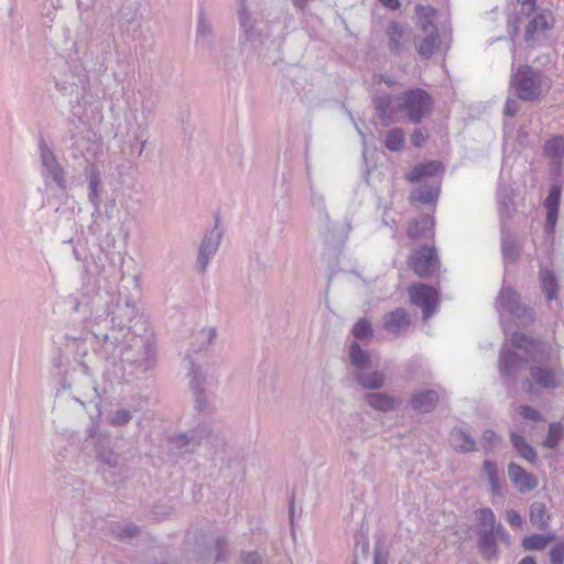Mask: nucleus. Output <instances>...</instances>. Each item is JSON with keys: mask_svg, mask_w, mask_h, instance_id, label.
<instances>
[{"mask_svg": "<svg viewBox=\"0 0 564 564\" xmlns=\"http://www.w3.org/2000/svg\"><path fill=\"white\" fill-rule=\"evenodd\" d=\"M376 108L383 118H392L394 112L401 111L414 123H419L432 109V98L423 89H411L397 99L395 107H391V98L382 97L376 101Z\"/></svg>", "mask_w": 564, "mask_h": 564, "instance_id": "f257e3e1", "label": "nucleus"}, {"mask_svg": "<svg viewBox=\"0 0 564 564\" xmlns=\"http://www.w3.org/2000/svg\"><path fill=\"white\" fill-rule=\"evenodd\" d=\"M406 264L420 279H429L438 273L441 261L435 242H427L424 246L411 250Z\"/></svg>", "mask_w": 564, "mask_h": 564, "instance_id": "f03ea898", "label": "nucleus"}, {"mask_svg": "<svg viewBox=\"0 0 564 564\" xmlns=\"http://www.w3.org/2000/svg\"><path fill=\"white\" fill-rule=\"evenodd\" d=\"M541 76L530 66L524 65L518 68L513 76L512 85L519 98L534 100L541 94Z\"/></svg>", "mask_w": 564, "mask_h": 564, "instance_id": "7ed1b4c3", "label": "nucleus"}, {"mask_svg": "<svg viewBox=\"0 0 564 564\" xmlns=\"http://www.w3.org/2000/svg\"><path fill=\"white\" fill-rule=\"evenodd\" d=\"M410 302L420 307L424 319L430 318L438 305V290L425 283H415L408 289Z\"/></svg>", "mask_w": 564, "mask_h": 564, "instance_id": "20e7f679", "label": "nucleus"}, {"mask_svg": "<svg viewBox=\"0 0 564 564\" xmlns=\"http://www.w3.org/2000/svg\"><path fill=\"white\" fill-rule=\"evenodd\" d=\"M406 236L413 241L426 239L429 242H435L434 217L431 215H423L411 220L406 227Z\"/></svg>", "mask_w": 564, "mask_h": 564, "instance_id": "39448f33", "label": "nucleus"}, {"mask_svg": "<svg viewBox=\"0 0 564 564\" xmlns=\"http://www.w3.org/2000/svg\"><path fill=\"white\" fill-rule=\"evenodd\" d=\"M443 171L444 167L441 162L429 161L413 166L412 170L405 175V180L410 183H420L440 176Z\"/></svg>", "mask_w": 564, "mask_h": 564, "instance_id": "423d86ee", "label": "nucleus"}, {"mask_svg": "<svg viewBox=\"0 0 564 564\" xmlns=\"http://www.w3.org/2000/svg\"><path fill=\"white\" fill-rule=\"evenodd\" d=\"M508 476L511 482L522 494L531 491L538 487L536 478L517 464L512 463L509 465Z\"/></svg>", "mask_w": 564, "mask_h": 564, "instance_id": "0eeeda50", "label": "nucleus"}, {"mask_svg": "<svg viewBox=\"0 0 564 564\" xmlns=\"http://www.w3.org/2000/svg\"><path fill=\"white\" fill-rule=\"evenodd\" d=\"M410 324L408 313L403 308H397L383 317V327L390 333L398 334Z\"/></svg>", "mask_w": 564, "mask_h": 564, "instance_id": "6e6552de", "label": "nucleus"}, {"mask_svg": "<svg viewBox=\"0 0 564 564\" xmlns=\"http://www.w3.org/2000/svg\"><path fill=\"white\" fill-rule=\"evenodd\" d=\"M424 33L426 36L417 42L416 52L420 56L429 58L434 54L437 47L438 33L434 23H430L429 30L424 31Z\"/></svg>", "mask_w": 564, "mask_h": 564, "instance_id": "1a4fd4ad", "label": "nucleus"}, {"mask_svg": "<svg viewBox=\"0 0 564 564\" xmlns=\"http://www.w3.org/2000/svg\"><path fill=\"white\" fill-rule=\"evenodd\" d=\"M440 194V185L421 186L410 194V202L413 205H435Z\"/></svg>", "mask_w": 564, "mask_h": 564, "instance_id": "9d476101", "label": "nucleus"}, {"mask_svg": "<svg viewBox=\"0 0 564 564\" xmlns=\"http://www.w3.org/2000/svg\"><path fill=\"white\" fill-rule=\"evenodd\" d=\"M438 402V394L433 390L422 391L412 397L411 405L415 411L426 413L432 411Z\"/></svg>", "mask_w": 564, "mask_h": 564, "instance_id": "9b49d317", "label": "nucleus"}, {"mask_svg": "<svg viewBox=\"0 0 564 564\" xmlns=\"http://www.w3.org/2000/svg\"><path fill=\"white\" fill-rule=\"evenodd\" d=\"M533 380L544 388H555L561 383V377L553 370L534 367L531 369Z\"/></svg>", "mask_w": 564, "mask_h": 564, "instance_id": "f8f14e48", "label": "nucleus"}, {"mask_svg": "<svg viewBox=\"0 0 564 564\" xmlns=\"http://www.w3.org/2000/svg\"><path fill=\"white\" fill-rule=\"evenodd\" d=\"M389 39V48L397 52L401 48L402 41L405 37V28L399 22H391L386 30Z\"/></svg>", "mask_w": 564, "mask_h": 564, "instance_id": "ddd939ff", "label": "nucleus"}, {"mask_svg": "<svg viewBox=\"0 0 564 564\" xmlns=\"http://www.w3.org/2000/svg\"><path fill=\"white\" fill-rule=\"evenodd\" d=\"M477 520H478V531L479 533H494L495 529H497V532L501 531V527H496V518L494 512L486 508L480 509L477 512Z\"/></svg>", "mask_w": 564, "mask_h": 564, "instance_id": "4468645a", "label": "nucleus"}, {"mask_svg": "<svg viewBox=\"0 0 564 564\" xmlns=\"http://www.w3.org/2000/svg\"><path fill=\"white\" fill-rule=\"evenodd\" d=\"M41 158L43 164L50 170L55 181L59 184L64 182L63 170L57 163L53 152L45 145L41 148Z\"/></svg>", "mask_w": 564, "mask_h": 564, "instance_id": "2eb2a0df", "label": "nucleus"}, {"mask_svg": "<svg viewBox=\"0 0 564 564\" xmlns=\"http://www.w3.org/2000/svg\"><path fill=\"white\" fill-rule=\"evenodd\" d=\"M530 521L538 529L544 530L550 521V514L543 503L535 502L530 509Z\"/></svg>", "mask_w": 564, "mask_h": 564, "instance_id": "dca6fc26", "label": "nucleus"}, {"mask_svg": "<svg viewBox=\"0 0 564 564\" xmlns=\"http://www.w3.org/2000/svg\"><path fill=\"white\" fill-rule=\"evenodd\" d=\"M555 536L553 534L550 535H541V534H532L525 536L522 540V547L527 551H540L547 546Z\"/></svg>", "mask_w": 564, "mask_h": 564, "instance_id": "f3484780", "label": "nucleus"}, {"mask_svg": "<svg viewBox=\"0 0 564 564\" xmlns=\"http://www.w3.org/2000/svg\"><path fill=\"white\" fill-rule=\"evenodd\" d=\"M367 402L373 409L380 411H388L393 409L395 401L394 399L382 394V393H370L367 395Z\"/></svg>", "mask_w": 564, "mask_h": 564, "instance_id": "a211bd4d", "label": "nucleus"}, {"mask_svg": "<svg viewBox=\"0 0 564 564\" xmlns=\"http://www.w3.org/2000/svg\"><path fill=\"white\" fill-rule=\"evenodd\" d=\"M217 247L218 237H216V239H213L212 237L204 239L198 256V262L202 267V270L206 268L209 256L216 251Z\"/></svg>", "mask_w": 564, "mask_h": 564, "instance_id": "6ab92c4d", "label": "nucleus"}, {"mask_svg": "<svg viewBox=\"0 0 564 564\" xmlns=\"http://www.w3.org/2000/svg\"><path fill=\"white\" fill-rule=\"evenodd\" d=\"M541 284L549 300L557 297V283L551 271L541 272Z\"/></svg>", "mask_w": 564, "mask_h": 564, "instance_id": "aec40b11", "label": "nucleus"}, {"mask_svg": "<svg viewBox=\"0 0 564 564\" xmlns=\"http://www.w3.org/2000/svg\"><path fill=\"white\" fill-rule=\"evenodd\" d=\"M511 442L513 444V446L518 449L519 454L525 458L529 462H533L535 459V451L533 447H531L530 445H528L523 437L516 434V433H512L511 434Z\"/></svg>", "mask_w": 564, "mask_h": 564, "instance_id": "412c9836", "label": "nucleus"}, {"mask_svg": "<svg viewBox=\"0 0 564 564\" xmlns=\"http://www.w3.org/2000/svg\"><path fill=\"white\" fill-rule=\"evenodd\" d=\"M415 13L417 17V23L421 25L423 31H427L430 28V23H433V19L435 17V10L432 7H424L422 4H417L415 7Z\"/></svg>", "mask_w": 564, "mask_h": 564, "instance_id": "4be33fe9", "label": "nucleus"}, {"mask_svg": "<svg viewBox=\"0 0 564 564\" xmlns=\"http://www.w3.org/2000/svg\"><path fill=\"white\" fill-rule=\"evenodd\" d=\"M384 145L390 151H400L404 145V134L400 129H392L387 133Z\"/></svg>", "mask_w": 564, "mask_h": 564, "instance_id": "5701e85b", "label": "nucleus"}, {"mask_svg": "<svg viewBox=\"0 0 564 564\" xmlns=\"http://www.w3.org/2000/svg\"><path fill=\"white\" fill-rule=\"evenodd\" d=\"M453 446L459 451H471L475 447V442L462 430L452 433Z\"/></svg>", "mask_w": 564, "mask_h": 564, "instance_id": "b1692460", "label": "nucleus"}, {"mask_svg": "<svg viewBox=\"0 0 564 564\" xmlns=\"http://www.w3.org/2000/svg\"><path fill=\"white\" fill-rule=\"evenodd\" d=\"M564 152V139L554 137L545 143L544 153L549 158H561Z\"/></svg>", "mask_w": 564, "mask_h": 564, "instance_id": "393cba45", "label": "nucleus"}, {"mask_svg": "<svg viewBox=\"0 0 564 564\" xmlns=\"http://www.w3.org/2000/svg\"><path fill=\"white\" fill-rule=\"evenodd\" d=\"M482 536L479 540V550L482 556L487 558H492L497 554L496 545L494 542L492 534L494 533H480Z\"/></svg>", "mask_w": 564, "mask_h": 564, "instance_id": "a878e982", "label": "nucleus"}, {"mask_svg": "<svg viewBox=\"0 0 564 564\" xmlns=\"http://www.w3.org/2000/svg\"><path fill=\"white\" fill-rule=\"evenodd\" d=\"M550 26L551 25H550L549 17L545 14H538L529 23L525 36H527V39H529L530 36H532V34L535 31H538V30L544 31V30L550 29Z\"/></svg>", "mask_w": 564, "mask_h": 564, "instance_id": "bb28decb", "label": "nucleus"}, {"mask_svg": "<svg viewBox=\"0 0 564 564\" xmlns=\"http://www.w3.org/2000/svg\"><path fill=\"white\" fill-rule=\"evenodd\" d=\"M563 435V427L560 424L552 423L543 445L549 448L557 446Z\"/></svg>", "mask_w": 564, "mask_h": 564, "instance_id": "cd10ccee", "label": "nucleus"}, {"mask_svg": "<svg viewBox=\"0 0 564 564\" xmlns=\"http://www.w3.org/2000/svg\"><path fill=\"white\" fill-rule=\"evenodd\" d=\"M350 359L355 367L365 368L369 361V357L356 343L350 347Z\"/></svg>", "mask_w": 564, "mask_h": 564, "instance_id": "c85d7f7f", "label": "nucleus"}, {"mask_svg": "<svg viewBox=\"0 0 564 564\" xmlns=\"http://www.w3.org/2000/svg\"><path fill=\"white\" fill-rule=\"evenodd\" d=\"M384 377L382 373L373 372L369 376H361L359 382L364 388L376 389L383 384Z\"/></svg>", "mask_w": 564, "mask_h": 564, "instance_id": "c756f323", "label": "nucleus"}, {"mask_svg": "<svg viewBox=\"0 0 564 564\" xmlns=\"http://www.w3.org/2000/svg\"><path fill=\"white\" fill-rule=\"evenodd\" d=\"M352 334L355 337L359 339L370 337L372 335V328L370 323L367 319H359L352 328Z\"/></svg>", "mask_w": 564, "mask_h": 564, "instance_id": "7c9ffc66", "label": "nucleus"}, {"mask_svg": "<svg viewBox=\"0 0 564 564\" xmlns=\"http://www.w3.org/2000/svg\"><path fill=\"white\" fill-rule=\"evenodd\" d=\"M561 199V187L560 185H553L550 189L547 197L545 198L544 206L546 209H558Z\"/></svg>", "mask_w": 564, "mask_h": 564, "instance_id": "2f4dec72", "label": "nucleus"}, {"mask_svg": "<svg viewBox=\"0 0 564 564\" xmlns=\"http://www.w3.org/2000/svg\"><path fill=\"white\" fill-rule=\"evenodd\" d=\"M484 473L487 475V477L491 484L492 490L497 491L499 489V485H498V470H497L496 465L490 462H485Z\"/></svg>", "mask_w": 564, "mask_h": 564, "instance_id": "473e14b6", "label": "nucleus"}, {"mask_svg": "<svg viewBox=\"0 0 564 564\" xmlns=\"http://www.w3.org/2000/svg\"><path fill=\"white\" fill-rule=\"evenodd\" d=\"M511 340H512V344H513L514 347H517L519 349H524L527 351H529L530 347H534L535 346V343L533 340L529 339L523 334H514L512 336Z\"/></svg>", "mask_w": 564, "mask_h": 564, "instance_id": "72a5a7b5", "label": "nucleus"}, {"mask_svg": "<svg viewBox=\"0 0 564 564\" xmlns=\"http://www.w3.org/2000/svg\"><path fill=\"white\" fill-rule=\"evenodd\" d=\"M550 557L552 564L564 563V542L554 545L550 551Z\"/></svg>", "mask_w": 564, "mask_h": 564, "instance_id": "f704fd0d", "label": "nucleus"}, {"mask_svg": "<svg viewBox=\"0 0 564 564\" xmlns=\"http://www.w3.org/2000/svg\"><path fill=\"white\" fill-rule=\"evenodd\" d=\"M520 414L525 420L540 421L542 419L541 414L530 406H520Z\"/></svg>", "mask_w": 564, "mask_h": 564, "instance_id": "c9c22d12", "label": "nucleus"}, {"mask_svg": "<svg viewBox=\"0 0 564 564\" xmlns=\"http://www.w3.org/2000/svg\"><path fill=\"white\" fill-rule=\"evenodd\" d=\"M507 521L513 528H520L522 524L521 516L514 510L507 511Z\"/></svg>", "mask_w": 564, "mask_h": 564, "instance_id": "e433bc0d", "label": "nucleus"}, {"mask_svg": "<svg viewBox=\"0 0 564 564\" xmlns=\"http://www.w3.org/2000/svg\"><path fill=\"white\" fill-rule=\"evenodd\" d=\"M558 209H547L546 228L552 232L557 221Z\"/></svg>", "mask_w": 564, "mask_h": 564, "instance_id": "4c0bfd02", "label": "nucleus"}, {"mask_svg": "<svg viewBox=\"0 0 564 564\" xmlns=\"http://www.w3.org/2000/svg\"><path fill=\"white\" fill-rule=\"evenodd\" d=\"M427 135L423 133L422 130L417 129L411 134V142L415 147H422L423 143L426 141Z\"/></svg>", "mask_w": 564, "mask_h": 564, "instance_id": "58836bf2", "label": "nucleus"}, {"mask_svg": "<svg viewBox=\"0 0 564 564\" xmlns=\"http://www.w3.org/2000/svg\"><path fill=\"white\" fill-rule=\"evenodd\" d=\"M130 420V414L126 410L117 411L112 417V422L116 424H123Z\"/></svg>", "mask_w": 564, "mask_h": 564, "instance_id": "ea45409f", "label": "nucleus"}, {"mask_svg": "<svg viewBox=\"0 0 564 564\" xmlns=\"http://www.w3.org/2000/svg\"><path fill=\"white\" fill-rule=\"evenodd\" d=\"M380 3L390 9V10H397L400 8V1L399 0H379Z\"/></svg>", "mask_w": 564, "mask_h": 564, "instance_id": "a19ab883", "label": "nucleus"}, {"mask_svg": "<svg viewBox=\"0 0 564 564\" xmlns=\"http://www.w3.org/2000/svg\"><path fill=\"white\" fill-rule=\"evenodd\" d=\"M514 357L513 354H503L502 358H501V364H502V367H503V370L507 372V368L509 366V360L512 359Z\"/></svg>", "mask_w": 564, "mask_h": 564, "instance_id": "79ce46f5", "label": "nucleus"}, {"mask_svg": "<svg viewBox=\"0 0 564 564\" xmlns=\"http://www.w3.org/2000/svg\"><path fill=\"white\" fill-rule=\"evenodd\" d=\"M307 1L308 0H293L294 6L300 9H303L306 6Z\"/></svg>", "mask_w": 564, "mask_h": 564, "instance_id": "37998d69", "label": "nucleus"}, {"mask_svg": "<svg viewBox=\"0 0 564 564\" xmlns=\"http://www.w3.org/2000/svg\"><path fill=\"white\" fill-rule=\"evenodd\" d=\"M519 564H536L534 558L531 556H527L520 561Z\"/></svg>", "mask_w": 564, "mask_h": 564, "instance_id": "c03bdc74", "label": "nucleus"}, {"mask_svg": "<svg viewBox=\"0 0 564 564\" xmlns=\"http://www.w3.org/2000/svg\"><path fill=\"white\" fill-rule=\"evenodd\" d=\"M523 4H528L530 9H534L536 0H519Z\"/></svg>", "mask_w": 564, "mask_h": 564, "instance_id": "a18cd8bd", "label": "nucleus"}, {"mask_svg": "<svg viewBox=\"0 0 564 564\" xmlns=\"http://www.w3.org/2000/svg\"><path fill=\"white\" fill-rule=\"evenodd\" d=\"M90 185L91 187L95 189L96 185H97V182L96 181H90Z\"/></svg>", "mask_w": 564, "mask_h": 564, "instance_id": "49530a36", "label": "nucleus"}, {"mask_svg": "<svg viewBox=\"0 0 564 564\" xmlns=\"http://www.w3.org/2000/svg\"><path fill=\"white\" fill-rule=\"evenodd\" d=\"M502 534H503V538L506 539V541L509 542V535L506 534L505 532H502Z\"/></svg>", "mask_w": 564, "mask_h": 564, "instance_id": "de8ad7c7", "label": "nucleus"}, {"mask_svg": "<svg viewBox=\"0 0 564 564\" xmlns=\"http://www.w3.org/2000/svg\"><path fill=\"white\" fill-rule=\"evenodd\" d=\"M376 564H379V561H378V558H376Z\"/></svg>", "mask_w": 564, "mask_h": 564, "instance_id": "09e8293b", "label": "nucleus"}]
</instances>
